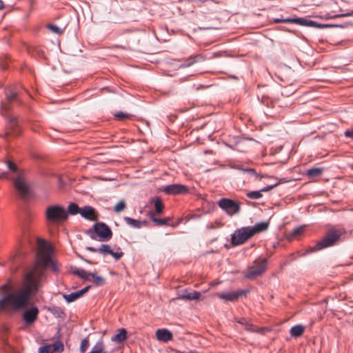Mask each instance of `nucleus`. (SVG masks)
I'll list each match as a JSON object with an SVG mask.
<instances>
[{"instance_id":"obj_1","label":"nucleus","mask_w":353,"mask_h":353,"mask_svg":"<svg viewBox=\"0 0 353 353\" xmlns=\"http://www.w3.org/2000/svg\"><path fill=\"white\" fill-rule=\"evenodd\" d=\"M52 248L44 240L37 239V253L35 263L29 268L23 279L21 287L8 292L10 283L3 285L0 290L6 294L0 299V310L10 307L14 310L25 309L30 301L42 287V279L46 268H57L51 259Z\"/></svg>"},{"instance_id":"obj_2","label":"nucleus","mask_w":353,"mask_h":353,"mask_svg":"<svg viewBox=\"0 0 353 353\" xmlns=\"http://www.w3.org/2000/svg\"><path fill=\"white\" fill-rule=\"evenodd\" d=\"M21 103L18 97V92L11 88L6 90V99L1 102V112L7 119V131L4 137L8 138L10 135L17 136L20 134L21 130L19 125L17 118L8 112L14 108V105Z\"/></svg>"},{"instance_id":"obj_3","label":"nucleus","mask_w":353,"mask_h":353,"mask_svg":"<svg viewBox=\"0 0 353 353\" xmlns=\"http://www.w3.org/2000/svg\"><path fill=\"white\" fill-rule=\"evenodd\" d=\"M268 228V223L261 222L253 227H243L237 229L232 234L231 243L234 246L242 245L254 234L266 230Z\"/></svg>"},{"instance_id":"obj_4","label":"nucleus","mask_w":353,"mask_h":353,"mask_svg":"<svg viewBox=\"0 0 353 353\" xmlns=\"http://www.w3.org/2000/svg\"><path fill=\"white\" fill-rule=\"evenodd\" d=\"M343 233L342 230H329L321 240L318 241L314 247L310 248V251L315 252L335 245Z\"/></svg>"},{"instance_id":"obj_5","label":"nucleus","mask_w":353,"mask_h":353,"mask_svg":"<svg viewBox=\"0 0 353 353\" xmlns=\"http://www.w3.org/2000/svg\"><path fill=\"white\" fill-rule=\"evenodd\" d=\"M88 234L91 239L101 241H107L112 238V232L109 226L102 222H98L93 226V231L89 230Z\"/></svg>"},{"instance_id":"obj_6","label":"nucleus","mask_w":353,"mask_h":353,"mask_svg":"<svg viewBox=\"0 0 353 353\" xmlns=\"http://www.w3.org/2000/svg\"><path fill=\"white\" fill-rule=\"evenodd\" d=\"M46 218L48 221L55 223L64 221L67 219V212L60 205H50L46 210Z\"/></svg>"},{"instance_id":"obj_7","label":"nucleus","mask_w":353,"mask_h":353,"mask_svg":"<svg viewBox=\"0 0 353 353\" xmlns=\"http://www.w3.org/2000/svg\"><path fill=\"white\" fill-rule=\"evenodd\" d=\"M268 261L266 259H257L252 265L250 266L245 274V276L250 279L261 276L266 270Z\"/></svg>"},{"instance_id":"obj_8","label":"nucleus","mask_w":353,"mask_h":353,"mask_svg":"<svg viewBox=\"0 0 353 353\" xmlns=\"http://www.w3.org/2000/svg\"><path fill=\"white\" fill-rule=\"evenodd\" d=\"M218 205L230 216L239 213L241 209L240 203L227 198L221 199Z\"/></svg>"},{"instance_id":"obj_9","label":"nucleus","mask_w":353,"mask_h":353,"mask_svg":"<svg viewBox=\"0 0 353 353\" xmlns=\"http://www.w3.org/2000/svg\"><path fill=\"white\" fill-rule=\"evenodd\" d=\"M86 250L92 252H98L103 255L107 254H110L117 261L119 260L124 254L120 248H117V250L114 252L111 249V247L107 244L102 245L98 249L92 247H87Z\"/></svg>"},{"instance_id":"obj_10","label":"nucleus","mask_w":353,"mask_h":353,"mask_svg":"<svg viewBox=\"0 0 353 353\" xmlns=\"http://www.w3.org/2000/svg\"><path fill=\"white\" fill-rule=\"evenodd\" d=\"M73 274L78 276L90 281H92L96 285H103L105 283V279L97 275L94 273L88 272L83 269H76L73 270Z\"/></svg>"},{"instance_id":"obj_11","label":"nucleus","mask_w":353,"mask_h":353,"mask_svg":"<svg viewBox=\"0 0 353 353\" xmlns=\"http://www.w3.org/2000/svg\"><path fill=\"white\" fill-rule=\"evenodd\" d=\"M14 186L22 199H25L29 196L30 187L23 177L16 178L14 180Z\"/></svg>"},{"instance_id":"obj_12","label":"nucleus","mask_w":353,"mask_h":353,"mask_svg":"<svg viewBox=\"0 0 353 353\" xmlns=\"http://www.w3.org/2000/svg\"><path fill=\"white\" fill-rule=\"evenodd\" d=\"M248 293V290H239L234 292H228L223 293H216V296L219 299L223 300L224 301H231L234 302L236 301L239 298L243 295H246Z\"/></svg>"},{"instance_id":"obj_13","label":"nucleus","mask_w":353,"mask_h":353,"mask_svg":"<svg viewBox=\"0 0 353 353\" xmlns=\"http://www.w3.org/2000/svg\"><path fill=\"white\" fill-rule=\"evenodd\" d=\"M163 190L168 194H186L188 192V188L184 185L174 183L166 185Z\"/></svg>"},{"instance_id":"obj_14","label":"nucleus","mask_w":353,"mask_h":353,"mask_svg":"<svg viewBox=\"0 0 353 353\" xmlns=\"http://www.w3.org/2000/svg\"><path fill=\"white\" fill-rule=\"evenodd\" d=\"M80 214L82 217L90 221H97L98 214L92 206L86 205L81 208Z\"/></svg>"},{"instance_id":"obj_15","label":"nucleus","mask_w":353,"mask_h":353,"mask_svg":"<svg viewBox=\"0 0 353 353\" xmlns=\"http://www.w3.org/2000/svg\"><path fill=\"white\" fill-rule=\"evenodd\" d=\"M39 309L33 306L25 311L23 317L26 323L31 324L37 319Z\"/></svg>"},{"instance_id":"obj_16","label":"nucleus","mask_w":353,"mask_h":353,"mask_svg":"<svg viewBox=\"0 0 353 353\" xmlns=\"http://www.w3.org/2000/svg\"><path fill=\"white\" fill-rule=\"evenodd\" d=\"M157 339L162 342L166 343L172 339V333L167 329H158L156 331Z\"/></svg>"},{"instance_id":"obj_17","label":"nucleus","mask_w":353,"mask_h":353,"mask_svg":"<svg viewBox=\"0 0 353 353\" xmlns=\"http://www.w3.org/2000/svg\"><path fill=\"white\" fill-rule=\"evenodd\" d=\"M277 185H278V183H275V184L271 185H268L259 191L249 192L246 194V195L249 199H260L262 197V196H263L262 192L270 191L272 189H273L274 187H276Z\"/></svg>"},{"instance_id":"obj_18","label":"nucleus","mask_w":353,"mask_h":353,"mask_svg":"<svg viewBox=\"0 0 353 353\" xmlns=\"http://www.w3.org/2000/svg\"><path fill=\"white\" fill-rule=\"evenodd\" d=\"M90 288V286H87L77 292L70 293L69 294H64L63 297L67 302H68V303L72 302V301L77 300V299L80 298L81 296H82L85 292H87L88 291Z\"/></svg>"},{"instance_id":"obj_19","label":"nucleus","mask_w":353,"mask_h":353,"mask_svg":"<svg viewBox=\"0 0 353 353\" xmlns=\"http://www.w3.org/2000/svg\"><path fill=\"white\" fill-rule=\"evenodd\" d=\"M118 332H119L117 334L114 335L111 338V341L121 343L127 339L128 332L125 328H121L118 330Z\"/></svg>"},{"instance_id":"obj_20","label":"nucleus","mask_w":353,"mask_h":353,"mask_svg":"<svg viewBox=\"0 0 353 353\" xmlns=\"http://www.w3.org/2000/svg\"><path fill=\"white\" fill-rule=\"evenodd\" d=\"M125 222L135 228H140L143 226H145L147 225V222L145 221H139L136 219H133L128 216H125L123 218Z\"/></svg>"},{"instance_id":"obj_21","label":"nucleus","mask_w":353,"mask_h":353,"mask_svg":"<svg viewBox=\"0 0 353 353\" xmlns=\"http://www.w3.org/2000/svg\"><path fill=\"white\" fill-rule=\"evenodd\" d=\"M297 22L296 24H299L300 26H308V27H314V28H322L323 26L321 24H319L317 22L308 20L304 18H297L296 19Z\"/></svg>"},{"instance_id":"obj_22","label":"nucleus","mask_w":353,"mask_h":353,"mask_svg":"<svg viewBox=\"0 0 353 353\" xmlns=\"http://www.w3.org/2000/svg\"><path fill=\"white\" fill-rule=\"evenodd\" d=\"M305 331V327L302 325H296L293 326L290 330V333L291 336L294 338H298L303 335Z\"/></svg>"},{"instance_id":"obj_23","label":"nucleus","mask_w":353,"mask_h":353,"mask_svg":"<svg viewBox=\"0 0 353 353\" xmlns=\"http://www.w3.org/2000/svg\"><path fill=\"white\" fill-rule=\"evenodd\" d=\"M304 228L301 226L295 228L288 234V239L290 241L298 239L303 232Z\"/></svg>"},{"instance_id":"obj_24","label":"nucleus","mask_w":353,"mask_h":353,"mask_svg":"<svg viewBox=\"0 0 353 353\" xmlns=\"http://www.w3.org/2000/svg\"><path fill=\"white\" fill-rule=\"evenodd\" d=\"M237 322L245 326V330L250 331V332H258V328L254 326L252 324L250 323V322L245 319L241 318L237 321Z\"/></svg>"},{"instance_id":"obj_25","label":"nucleus","mask_w":353,"mask_h":353,"mask_svg":"<svg viewBox=\"0 0 353 353\" xmlns=\"http://www.w3.org/2000/svg\"><path fill=\"white\" fill-rule=\"evenodd\" d=\"M262 103L268 106V107H271L272 108H274L276 105L278 106H281L280 105V100L277 99V100H272L270 99V98L267 97H262Z\"/></svg>"},{"instance_id":"obj_26","label":"nucleus","mask_w":353,"mask_h":353,"mask_svg":"<svg viewBox=\"0 0 353 353\" xmlns=\"http://www.w3.org/2000/svg\"><path fill=\"white\" fill-rule=\"evenodd\" d=\"M201 296V293L196 291H192L190 292H185L181 296V299L187 300H196L199 299Z\"/></svg>"},{"instance_id":"obj_27","label":"nucleus","mask_w":353,"mask_h":353,"mask_svg":"<svg viewBox=\"0 0 353 353\" xmlns=\"http://www.w3.org/2000/svg\"><path fill=\"white\" fill-rule=\"evenodd\" d=\"M150 219L157 225H168L170 221V218L158 219L154 213H151Z\"/></svg>"},{"instance_id":"obj_28","label":"nucleus","mask_w":353,"mask_h":353,"mask_svg":"<svg viewBox=\"0 0 353 353\" xmlns=\"http://www.w3.org/2000/svg\"><path fill=\"white\" fill-rule=\"evenodd\" d=\"M51 348V353H60L63 351L64 346L62 342L61 341H56L52 345H49Z\"/></svg>"},{"instance_id":"obj_29","label":"nucleus","mask_w":353,"mask_h":353,"mask_svg":"<svg viewBox=\"0 0 353 353\" xmlns=\"http://www.w3.org/2000/svg\"><path fill=\"white\" fill-rule=\"evenodd\" d=\"M323 172V169L320 168H313L307 170V175L309 178L313 179L320 176Z\"/></svg>"},{"instance_id":"obj_30","label":"nucleus","mask_w":353,"mask_h":353,"mask_svg":"<svg viewBox=\"0 0 353 353\" xmlns=\"http://www.w3.org/2000/svg\"><path fill=\"white\" fill-rule=\"evenodd\" d=\"M81 208L74 203H70L68 207L67 214L75 215L80 214Z\"/></svg>"},{"instance_id":"obj_31","label":"nucleus","mask_w":353,"mask_h":353,"mask_svg":"<svg viewBox=\"0 0 353 353\" xmlns=\"http://www.w3.org/2000/svg\"><path fill=\"white\" fill-rule=\"evenodd\" d=\"M154 205L155 208V212L157 214H161L163 212L164 208V205L162 203L161 199L159 197H156L154 201Z\"/></svg>"},{"instance_id":"obj_32","label":"nucleus","mask_w":353,"mask_h":353,"mask_svg":"<svg viewBox=\"0 0 353 353\" xmlns=\"http://www.w3.org/2000/svg\"><path fill=\"white\" fill-rule=\"evenodd\" d=\"M92 350L99 353H107L105 350V345L102 339L99 340L92 347Z\"/></svg>"},{"instance_id":"obj_33","label":"nucleus","mask_w":353,"mask_h":353,"mask_svg":"<svg viewBox=\"0 0 353 353\" xmlns=\"http://www.w3.org/2000/svg\"><path fill=\"white\" fill-rule=\"evenodd\" d=\"M90 346V341L88 338L83 339L80 344L79 351L81 353H85Z\"/></svg>"},{"instance_id":"obj_34","label":"nucleus","mask_w":353,"mask_h":353,"mask_svg":"<svg viewBox=\"0 0 353 353\" xmlns=\"http://www.w3.org/2000/svg\"><path fill=\"white\" fill-rule=\"evenodd\" d=\"M48 28L53 33L59 35L63 33V30L59 27L53 24H48Z\"/></svg>"},{"instance_id":"obj_35","label":"nucleus","mask_w":353,"mask_h":353,"mask_svg":"<svg viewBox=\"0 0 353 353\" xmlns=\"http://www.w3.org/2000/svg\"><path fill=\"white\" fill-rule=\"evenodd\" d=\"M125 208H126V204H125V201H119L114 206V210L115 212L119 213V212L123 211Z\"/></svg>"},{"instance_id":"obj_36","label":"nucleus","mask_w":353,"mask_h":353,"mask_svg":"<svg viewBox=\"0 0 353 353\" xmlns=\"http://www.w3.org/2000/svg\"><path fill=\"white\" fill-rule=\"evenodd\" d=\"M196 58L197 57H190L187 61H185L183 64H181V67H190L193 63H194L196 61Z\"/></svg>"},{"instance_id":"obj_37","label":"nucleus","mask_w":353,"mask_h":353,"mask_svg":"<svg viewBox=\"0 0 353 353\" xmlns=\"http://www.w3.org/2000/svg\"><path fill=\"white\" fill-rule=\"evenodd\" d=\"M114 116L119 120H125L126 119L130 118V114H125L122 112H119L115 113Z\"/></svg>"},{"instance_id":"obj_38","label":"nucleus","mask_w":353,"mask_h":353,"mask_svg":"<svg viewBox=\"0 0 353 353\" xmlns=\"http://www.w3.org/2000/svg\"><path fill=\"white\" fill-rule=\"evenodd\" d=\"M6 163H7V166L10 170H11L12 172H16L17 171V166L14 162L8 160L6 162Z\"/></svg>"},{"instance_id":"obj_39","label":"nucleus","mask_w":353,"mask_h":353,"mask_svg":"<svg viewBox=\"0 0 353 353\" xmlns=\"http://www.w3.org/2000/svg\"><path fill=\"white\" fill-rule=\"evenodd\" d=\"M38 353H51L50 346H49V345H46L40 347L39 348Z\"/></svg>"},{"instance_id":"obj_40","label":"nucleus","mask_w":353,"mask_h":353,"mask_svg":"<svg viewBox=\"0 0 353 353\" xmlns=\"http://www.w3.org/2000/svg\"><path fill=\"white\" fill-rule=\"evenodd\" d=\"M245 171L247 172L251 176H253L256 178H259V177L262 178L263 177V176L258 174L254 169H247V170H245Z\"/></svg>"},{"instance_id":"obj_41","label":"nucleus","mask_w":353,"mask_h":353,"mask_svg":"<svg viewBox=\"0 0 353 353\" xmlns=\"http://www.w3.org/2000/svg\"><path fill=\"white\" fill-rule=\"evenodd\" d=\"M297 18H288V19H283V23H292L296 24Z\"/></svg>"},{"instance_id":"obj_42","label":"nucleus","mask_w":353,"mask_h":353,"mask_svg":"<svg viewBox=\"0 0 353 353\" xmlns=\"http://www.w3.org/2000/svg\"><path fill=\"white\" fill-rule=\"evenodd\" d=\"M345 136L353 139V128L346 130L345 132Z\"/></svg>"},{"instance_id":"obj_43","label":"nucleus","mask_w":353,"mask_h":353,"mask_svg":"<svg viewBox=\"0 0 353 353\" xmlns=\"http://www.w3.org/2000/svg\"><path fill=\"white\" fill-rule=\"evenodd\" d=\"M274 22L276 23H283V19H274Z\"/></svg>"},{"instance_id":"obj_44","label":"nucleus","mask_w":353,"mask_h":353,"mask_svg":"<svg viewBox=\"0 0 353 353\" xmlns=\"http://www.w3.org/2000/svg\"><path fill=\"white\" fill-rule=\"evenodd\" d=\"M350 14H337V15H335L334 17V18H336V17H345V16H349Z\"/></svg>"},{"instance_id":"obj_45","label":"nucleus","mask_w":353,"mask_h":353,"mask_svg":"<svg viewBox=\"0 0 353 353\" xmlns=\"http://www.w3.org/2000/svg\"><path fill=\"white\" fill-rule=\"evenodd\" d=\"M4 8L3 3L1 0H0V10H2Z\"/></svg>"},{"instance_id":"obj_46","label":"nucleus","mask_w":353,"mask_h":353,"mask_svg":"<svg viewBox=\"0 0 353 353\" xmlns=\"http://www.w3.org/2000/svg\"><path fill=\"white\" fill-rule=\"evenodd\" d=\"M175 353H198L196 352H193V351H190V352H176Z\"/></svg>"},{"instance_id":"obj_47","label":"nucleus","mask_w":353,"mask_h":353,"mask_svg":"<svg viewBox=\"0 0 353 353\" xmlns=\"http://www.w3.org/2000/svg\"><path fill=\"white\" fill-rule=\"evenodd\" d=\"M5 173H0V179H2L5 176Z\"/></svg>"},{"instance_id":"obj_48","label":"nucleus","mask_w":353,"mask_h":353,"mask_svg":"<svg viewBox=\"0 0 353 353\" xmlns=\"http://www.w3.org/2000/svg\"><path fill=\"white\" fill-rule=\"evenodd\" d=\"M88 353H99V352H95V351H94V350H91L90 352H88Z\"/></svg>"},{"instance_id":"obj_49","label":"nucleus","mask_w":353,"mask_h":353,"mask_svg":"<svg viewBox=\"0 0 353 353\" xmlns=\"http://www.w3.org/2000/svg\"><path fill=\"white\" fill-rule=\"evenodd\" d=\"M88 353H99V352H95V351H94V350H91L90 352H88Z\"/></svg>"}]
</instances>
